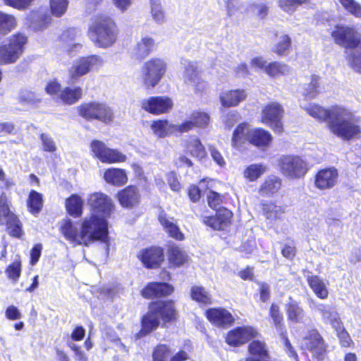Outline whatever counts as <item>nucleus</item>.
I'll use <instances>...</instances> for the list:
<instances>
[{
    "label": "nucleus",
    "mask_w": 361,
    "mask_h": 361,
    "mask_svg": "<svg viewBox=\"0 0 361 361\" xmlns=\"http://www.w3.org/2000/svg\"><path fill=\"white\" fill-rule=\"evenodd\" d=\"M60 230L66 240L78 245L87 246L95 240L106 243L109 239L105 219H97L95 216L83 219L80 233L71 219L64 220Z\"/></svg>",
    "instance_id": "obj_1"
},
{
    "label": "nucleus",
    "mask_w": 361,
    "mask_h": 361,
    "mask_svg": "<svg viewBox=\"0 0 361 361\" xmlns=\"http://www.w3.org/2000/svg\"><path fill=\"white\" fill-rule=\"evenodd\" d=\"M207 201L209 206L212 209L216 210L220 207L221 204V196L216 192L209 191L207 195Z\"/></svg>",
    "instance_id": "obj_64"
},
{
    "label": "nucleus",
    "mask_w": 361,
    "mask_h": 361,
    "mask_svg": "<svg viewBox=\"0 0 361 361\" xmlns=\"http://www.w3.org/2000/svg\"><path fill=\"white\" fill-rule=\"evenodd\" d=\"M16 25L13 16L0 11V35H6Z\"/></svg>",
    "instance_id": "obj_45"
},
{
    "label": "nucleus",
    "mask_w": 361,
    "mask_h": 361,
    "mask_svg": "<svg viewBox=\"0 0 361 361\" xmlns=\"http://www.w3.org/2000/svg\"><path fill=\"white\" fill-rule=\"evenodd\" d=\"M251 132V129L249 128V126L247 123H240L237 128L235 129L233 137H232V145L233 147L238 148L242 144H244L245 142H250V133Z\"/></svg>",
    "instance_id": "obj_34"
},
{
    "label": "nucleus",
    "mask_w": 361,
    "mask_h": 361,
    "mask_svg": "<svg viewBox=\"0 0 361 361\" xmlns=\"http://www.w3.org/2000/svg\"><path fill=\"white\" fill-rule=\"evenodd\" d=\"M27 207L32 214H37L42 209L43 198L42 195L36 190H32L27 199Z\"/></svg>",
    "instance_id": "obj_40"
},
{
    "label": "nucleus",
    "mask_w": 361,
    "mask_h": 361,
    "mask_svg": "<svg viewBox=\"0 0 361 361\" xmlns=\"http://www.w3.org/2000/svg\"><path fill=\"white\" fill-rule=\"evenodd\" d=\"M88 204L93 212L91 216H95L99 219H105L108 226L106 218L110 216L114 209L111 199L104 193L94 192L90 195Z\"/></svg>",
    "instance_id": "obj_9"
},
{
    "label": "nucleus",
    "mask_w": 361,
    "mask_h": 361,
    "mask_svg": "<svg viewBox=\"0 0 361 361\" xmlns=\"http://www.w3.org/2000/svg\"><path fill=\"white\" fill-rule=\"evenodd\" d=\"M138 257L147 268L153 269L161 264L164 259V255L162 248L152 247L143 250Z\"/></svg>",
    "instance_id": "obj_19"
},
{
    "label": "nucleus",
    "mask_w": 361,
    "mask_h": 361,
    "mask_svg": "<svg viewBox=\"0 0 361 361\" xmlns=\"http://www.w3.org/2000/svg\"><path fill=\"white\" fill-rule=\"evenodd\" d=\"M68 5V0H50L51 13L56 17H61L66 13Z\"/></svg>",
    "instance_id": "obj_55"
},
{
    "label": "nucleus",
    "mask_w": 361,
    "mask_h": 361,
    "mask_svg": "<svg viewBox=\"0 0 361 361\" xmlns=\"http://www.w3.org/2000/svg\"><path fill=\"white\" fill-rule=\"evenodd\" d=\"M20 101L27 104H35L40 101V98L35 93L29 90H23L20 94Z\"/></svg>",
    "instance_id": "obj_58"
},
{
    "label": "nucleus",
    "mask_w": 361,
    "mask_h": 361,
    "mask_svg": "<svg viewBox=\"0 0 361 361\" xmlns=\"http://www.w3.org/2000/svg\"><path fill=\"white\" fill-rule=\"evenodd\" d=\"M307 3L310 0H278L279 6L287 13H293L298 6Z\"/></svg>",
    "instance_id": "obj_51"
},
{
    "label": "nucleus",
    "mask_w": 361,
    "mask_h": 361,
    "mask_svg": "<svg viewBox=\"0 0 361 361\" xmlns=\"http://www.w3.org/2000/svg\"><path fill=\"white\" fill-rule=\"evenodd\" d=\"M309 307L312 310L319 312L324 323L329 324L336 330L341 329V321L338 313L331 305L320 303L313 299H310Z\"/></svg>",
    "instance_id": "obj_13"
},
{
    "label": "nucleus",
    "mask_w": 361,
    "mask_h": 361,
    "mask_svg": "<svg viewBox=\"0 0 361 361\" xmlns=\"http://www.w3.org/2000/svg\"><path fill=\"white\" fill-rule=\"evenodd\" d=\"M272 137L267 131L262 128L251 129L250 133V143L257 147L268 146Z\"/></svg>",
    "instance_id": "obj_32"
},
{
    "label": "nucleus",
    "mask_w": 361,
    "mask_h": 361,
    "mask_svg": "<svg viewBox=\"0 0 361 361\" xmlns=\"http://www.w3.org/2000/svg\"><path fill=\"white\" fill-rule=\"evenodd\" d=\"M279 166L282 173L291 178H300L307 171L306 163L298 156L281 157Z\"/></svg>",
    "instance_id": "obj_10"
},
{
    "label": "nucleus",
    "mask_w": 361,
    "mask_h": 361,
    "mask_svg": "<svg viewBox=\"0 0 361 361\" xmlns=\"http://www.w3.org/2000/svg\"><path fill=\"white\" fill-rule=\"evenodd\" d=\"M82 94V90L80 87L71 88L66 87L60 92L59 98L63 103L71 105L77 102Z\"/></svg>",
    "instance_id": "obj_35"
},
{
    "label": "nucleus",
    "mask_w": 361,
    "mask_h": 361,
    "mask_svg": "<svg viewBox=\"0 0 361 361\" xmlns=\"http://www.w3.org/2000/svg\"><path fill=\"white\" fill-rule=\"evenodd\" d=\"M181 64L184 68V82L193 87L197 91H202L206 86V83L199 76L197 62L183 59Z\"/></svg>",
    "instance_id": "obj_16"
},
{
    "label": "nucleus",
    "mask_w": 361,
    "mask_h": 361,
    "mask_svg": "<svg viewBox=\"0 0 361 361\" xmlns=\"http://www.w3.org/2000/svg\"><path fill=\"white\" fill-rule=\"evenodd\" d=\"M41 141L43 146V149L48 152H54L56 150V147L54 141L49 135L42 133L40 136Z\"/></svg>",
    "instance_id": "obj_62"
},
{
    "label": "nucleus",
    "mask_w": 361,
    "mask_h": 361,
    "mask_svg": "<svg viewBox=\"0 0 361 361\" xmlns=\"http://www.w3.org/2000/svg\"><path fill=\"white\" fill-rule=\"evenodd\" d=\"M249 10L259 18L263 19L267 16L269 8L266 4L261 3L251 5Z\"/></svg>",
    "instance_id": "obj_63"
},
{
    "label": "nucleus",
    "mask_w": 361,
    "mask_h": 361,
    "mask_svg": "<svg viewBox=\"0 0 361 361\" xmlns=\"http://www.w3.org/2000/svg\"><path fill=\"white\" fill-rule=\"evenodd\" d=\"M289 71L290 68L287 65L279 62L270 63L265 67V72L271 77L285 75Z\"/></svg>",
    "instance_id": "obj_49"
},
{
    "label": "nucleus",
    "mask_w": 361,
    "mask_h": 361,
    "mask_svg": "<svg viewBox=\"0 0 361 361\" xmlns=\"http://www.w3.org/2000/svg\"><path fill=\"white\" fill-rule=\"evenodd\" d=\"M4 225L6 226L8 233L10 235L18 238L21 237L23 234L22 226L16 215L11 216V219L10 218Z\"/></svg>",
    "instance_id": "obj_48"
},
{
    "label": "nucleus",
    "mask_w": 361,
    "mask_h": 361,
    "mask_svg": "<svg viewBox=\"0 0 361 361\" xmlns=\"http://www.w3.org/2000/svg\"><path fill=\"white\" fill-rule=\"evenodd\" d=\"M6 272L9 279L16 281L20 276V262H14L7 267Z\"/></svg>",
    "instance_id": "obj_60"
},
{
    "label": "nucleus",
    "mask_w": 361,
    "mask_h": 361,
    "mask_svg": "<svg viewBox=\"0 0 361 361\" xmlns=\"http://www.w3.org/2000/svg\"><path fill=\"white\" fill-rule=\"evenodd\" d=\"M302 346L317 357L322 356L325 352L324 341L315 329L310 331L308 336L304 338Z\"/></svg>",
    "instance_id": "obj_22"
},
{
    "label": "nucleus",
    "mask_w": 361,
    "mask_h": 361,
    "mask_svg": "<svg viewBox=\"0 0 361 361\" xmlns=\"http://www.w3.org/2000/svg\"><path fill=\"white\" fill-rule=\"evenodd\" d=\"M304 109L309 115L319 121L327 120L329 121L331 118V109H325L319 105L312 104L307 107H304Z\"/></svg>",
    "instance_id": "obj_42"
},
{
    "label": "nucleus",
    "mask_w": 361,
    "mask_h": 361,
    "mask_svg": "<svg viewBox=\"0 0 361 361\" xmlns=\"http://www.w3.org/2000/svg\"><path fill=\"white\" fill-rule=\"evenodd\" d=\"M154 46V41L147 36L144 37L137 43L135 54L138 59H144L149 54Z\"/></svg>",
    "instance_id": "obj_37"
},
{
    "label": "nucleus",
    "mask_w": 361,
    "mask_h": 361,
    "mask_svg": "<svg viewBox=\"0 0 361 361\" xmlns=\"http://www.w3.org/2000/svg\"><path fill=\"white\" fill-rule=\"evenodd\" d=\"M328 126L333 134L343 140L353 139L361 133L360 118L349 110L341 106L331 108Z\"/></svg>",
    "instance_id": "obj_3"
},
{
    "label": "nucleus",
    "mask_w": 361,
    "mask_h": 361,
    "mask_svg": "<svg viewBox=\"0 0 361 361\" xmlns=\"http://www.w3.org/2000/svg\"><path fill=\"white\" fill-rule=\"evenodd\" d=\"M280 334L281 342L283 343L286 350L288 355L290 357H294L295 359L298 360V355L296 352L295 351L294 348H293L290 341L288 338L287 334H286V329H283L281 331H278Z\"/></svg>",
    "instance_id": "obj_59"
},
{
    "label": "nucleus",
    "mask_w": 361,
    "mask_h": 361,
    "mask_svg": "<svg viewBox=\"0 0 361 361\" xmlns=\"http://www.w3.org/2000/svg\"><path fill=\"white\" fill-rule=\"evenodd\" d=\"M334 42L347 49L346 59L350 67L361 73V42L360 33L353 27L336 25L331 32Z\"/></svg>",
    "instance_id": "obj_2"
},
{
    "label": "nucleus",
    "mask_w": 361,
    "mask_h": 361,
    "mask_svg": "<svg viewBox=\"0 0 361 361\" xmlns=\"http://www.w3.org/2000/svg\"><path fill=\"white\" fill-rule=\"evenodd\" d=\"M205 314L208 320L218 327H227L234 322L233 315L224 308H209Z\"/></svg>",
    "instance_id": "obj_20"
},
{
    "label": "nucleus",
    "mask_w": 361,
    "mask_h": 361,
    "mask_svg": "<svg viewBox=\"0 0 361 361\" xmlns=\"http://www.w3.org/2000/svg\"><path fill=\"white\" fill-rule=\"evenodd\" d=\"M118 199L123 207H131L138 202V191L135 187L128 186L118 193Z\"/></svg>",
    "instance_id": "obj_28"
},
{
    "label": "nucleus",
    "mask_w": 361,
    "mask_h": 361,
    "mask_svg": "<svg viewBox=\"0 0 361 361\" xmlns=\"http://www.w3.org/2000/svg\"><path fill=\"white\" fill-rule=\"evenodd\" d=\"M27 37L21 33L13 35L7 44L0 46V62L12 63L16 61L23 51Z\"/></svg>",
    "instance_id": "obj_7"
},
{
    "label": "nucleus",
    "mask_w": 361,
    "mask_h": 361,
    "mask_svg": "<svg viewBox=\"0 0 361 361\" xmlns=\"http://www.w3.org/2000/svg\"><path fill=\"white\" fill-rule=\"evenodd\" d=\"M246 97L245 90L240 89L222 92L219 96L221 104L224 107L236 106Z\"/></svg>",
    "instance_id": "obj_26"
},
{
    "label": "nucleus",
    "mask_w": 361,
    "mask_h": 361,
    "mask_svg": "<svg viewBox=\"0 0 361 361\" xmlns=\"http://www.w3.org/2000/svg\"><path fill=\"white\" fill-rule=\"evenodd\" d=\"M190 123H183L180 125L169 123L166 120H157L152 124L154 133L159 137H165L175 133H185L188 131Z\"/></svg>",
    "instance_id": "obj_18"
},
{
    "label": "nucleus",
    "mask_w": 361,
    "mask_h": 361,
    "mask_svg": "<svg viewBox=\"0 0 361 361\" xmlns=\"http://www.w3.org/2000/svg\"><path fill=\"white\" fill-rule=\"evenodd\" d=\"M166 65L159 59H153L144 63L141 68L143 84L147 88L154 87L166 72Z\"/></svg>",
    "instance_id": "obj_8"
},
{
    "label": "nucleus",
    "mask_w": 361,
    "mask_h": 361,
    "mask_svg": "<svg viewBox=\"0 0 361 361\" xmlns=\"http://www.w3.org/2000/svg\"><path fill=\"white\" fill-rule=\"evenodd\" d=\"M191 297L192 300L204 304H210L211 298L205 289L201 286H193L191 288Z\"/></svg>",
    "instance_id": "obj_52"
},
{
    "label": "nucleus",
    "mask_w": 361,
    "mask_h": 361,
    "mask_svg": "<svg viewBox=\"0 0 361 361\" xmlns=\"http://www.w3.org/2000/svg\"><path fill=\"white\" fill-rule=\"evenodd\" d=\"M83 202L78 195H72L66 201V208L68 214L74 217H78L82 212Z\"/></svg>",
    "instance_id": "obj_39"
},
{
    "label": "nucleus",
    "mask_w": 361,
    "mask_h": 361,
    "mask_svg": "<svg viewBox=\"0 0 361 361\" xmlns=\"http://www.w3.org/2000/svg\"><path fill=\"white\" fill-rule=\"evenodd\" d=\"M269 315L273 320L277 331H281L286 329L283 324V316L277 305L272 304L271 305Z\"/></svg>",
    "instance_id": "obj_50"
},
{
    "label": "nucleus",
    "mask_w": 361,
    "mask_h": 361,
    "mask_svg": "<svg viewBox=\"0 0 361 361\" xmlns=\"http://www.w3.org/2000/svg\"><path fill=\"white\" fill-rule=\"evenodd\" d=\"M283 114L282 106L277 102H271L262 110V121L269 125L276 133H280L283 130Z\"/></svg>",
    "instance_id": "obj_14"
},
{
    "label": "nucleus",
    "mask_w": 361,
    "mask_h": 361,
    "mask_svg": "<svg viewBox=\"0 0 361 361\" xmlns=\"http://www.w3.org/2000/svg\"><path fill=\"white\" fill-rule=\"evenodd\" d=\"M158 219L160 224L164 227V229L170 237L177 240H182L184 239V235L180 231L179 227L172 221L173 219H169L168 217L165 212H160Z\"/></svg>",
    "instance_id": "obj_27"
},
{
    "label": "nucleus",
    "mask_w": 361,
    "mask_h": 361,
    "mask_svg": "<svg viewBox=\"0 0 361 361\" xmlns=\"http://www.w3.org/2000/svg\"><path fill=\"white\" fill-rule=\"evenodd\" d=\"M11 201L8 200L5 192H2L0 195V224L4 225L11 218V216L16 214L11 211Z\"/></svg>",
    "instance_id": "obj_43"
},
{
    "label": "nucleus",
    "mask_w": 361,
    "mask_h": 361,
    "mask_svg": "<svg viewBox=\"0 0 361 361\" xmlns=\"http://www.w3.org/2000/svg\"><path fill=\"white\" fill-rule=\"evenodd\" d=\"M172 353L170 348L164 344L157 345L153 352V361H166ZM189 358L188 354L184 350H180L171 357L170 361H185Z\"/></svg>",
    "instance_id": "obj_23"
},
{
    "label": "nucleus",
    "mask_w": 361,
    "mask_h": 361,
    "mask_svg": "<svg viewBox=\"0 0 361 361\" xmlns=\"http://www.w3.org/2000/svg\"><path fill=\"white\" fill-rule=\"evenodd\" d=\"M344 9L353 16L361 18V4L355 0H338Z\"/></svg>",
    "instance_id": "obj_53"
},
{
    "label": "nucleus",
    "mask_w": 361,
    "mask_h": 361,
    "mask_svg": "<svg viewBox=\"0 0 361 361\" xmlns=\"http://www.w3.org/2000/svg\"><path fill=\"white\" fill-rule=\"evenodd\" d=\"M288 320L292 324L305 323L306 313L299 302L289 297L285 306Z\"/></svg>",
    "instance_id": "obj_25"
},
{
    "label": "nucleus",
    "mask_w": 361,
    "mask_h": 361,
    "mask_svg": "<svg viewBox=\"0 0 361 361\" xmlns=\"http://www.w3.org/2000/svg\"><path fill=\"white\" fill-rule=\"evenodd\" d=\"M168 257L170 264L175 267L183 265L187 260L185 252L176 245H171L169 247Z\"/></svg>",
    "instance_id": "obj_36"
},
{
    "label": "nucleus",
    "mask_w": 361,
    "mask_h": 361,
    "mask_svg": "<svg viewBox=\"0 0 361 361\" xmlns=\"http://www.w3.org/2000/svg\"><path fill=\"white\" fill-rule=\"evenodd\" d=\"M188 152L194 157L198 159H202L206 157V151L197 138H190L187 145Z\"/></svg>",
    "instance_id": "obj_44"
},
{
    "label": "nucleus",
    "mask_w": 361,
    "mask_h": 361,
    "mask_svg": "<svg viewBox=\"0 0 361 361\" xmlns=\"http://www.w3.org/2000/svg\"><path fill=\"white\" fill-rule=\"evenodd\" d=\"M209 121L210 117L207 113L197 111L192 114L190 120L185 121L183 123H190L189 131L194 127L206 128L209 125Z\"/></svg>",
    "instance_id": "obj_38"
},
{
    "label": "nucleus",
    "mask_w": 361,
    "mask_h": 361,
    "mask_svg": "<svg viewBox=\"0 0 361 361\" xmlns=\"http://www.w3.org/2000/svg\"><path fill=\"white\" fill-rule=\"evenodd\" d=\"M307 281L314 294L320 299H326L329 292L324 281L318 276H307Z\"/></svg>",
    "instance_id": "obj_33"
},
{
    "label": "nucleus",
    "mask_w": 361,
    "mask_h": 361,
    "mask_svg": "<svg viewBox=\"0 0 361 361\" xmlns=\"http://www.w3.org/2000/svg\"><path fill=\"white\" fill-rule=\"evenodd\" d=\"M79 114L87 121L97 120L109 124L114 119L112 109L106 103L91 102L81 104L78 107Z\"/></svg>",
    "instance_id": "obj_6"
},
{
    "label": "nucleus",
    "mask_w": 361,
    "mask_h": 361,
    "mask_svg": "<svg viewBox=\"0 0 361 361\" xmlns=\"http://www.w3.org/2000/svg\"><path fill=\"white\" fill-rule=\"evenodd\" d=\"M103 63L102 58L98 55H91L79 59L70 69L72 80L86 75L92 70L97 69Z\"/></svg>",
    "instance_id": "obj_12"
},
{
    "label": "nucleus",
    "mask_w": 361,
    "mask_h": 361,
    "mask_svg": "<svg viewBox=\"0 0 361 361\" xmlns=\"http://www.w3.org/2000/svg\"><path fill=\"white\" fill-rule=\"evenodd\" d=\"M151 13L156 23L161 24L165 21V13L159 0H151Z\"/></svg>",
    "instance_id": "obj_54"
},
{
    "label": "nucleus",
    "mask_w": 361,
    "mask_h": 361,
    "mask_svg": "<svg viewBox=\"0 0 361 361\" xmlns=\"http://www.w3.org/2000/svg\"><path fill=\"white\" fill-rule=\"evenodd\" d=\"M173 291V287L167 283L152 282L148 283L142 290L144 298L162 297L170 295Z\"/></svg>",
    "instance_id": "obj_24"
},
{
    "label": "nucleus",
    "mask_w": 361,
    "mask_h": 361,
    "mask_svg": "<svg viewBox=\"0 0 361 361\" xmlns=\"http://www.w3.org/2000/svg\"><path fill=\"white\" fill-rule=\"evenodd\" d=\"M31 26L35 30L44 29L51 21L49 15L42 11L33 12L31 16Z\"/></svg>",
    "instance_id": "obj_41"
},
{
    "label": "nucleus",
    "mask_w": 361,
    "mask_h": 361,
    "mask_svg": "<svg viewBox=\"0 0 361 361\" xmlns=\"http://www.w3.org/2000/svg\"><path fill=\"white\" fill-rule=\"evenodd\" d=\"M90 37L99 47L111 46L116 41V26L109 18H104L97 22L90 28Z\"/></svg>",
    "instance_id": "obj_5"
},
{
    "label": "nucleus",
    "mask_w": 361,
    "mask_h": 361,
    "mask_svg": "<svg viewBox=\"0 0 361 361\" xmlns=\"http://www.w3.org/2000/svg\"><path fill=\"white\" fill-rule=\"evenodd\" d=\"M104 180L114 185L121 186L124 185L127 180L126 171L121 169L110 168L107 169L104 175Z\"/></svg>",
    "instance_id": "obj_31"
},
{
    "label": "nucleus",
    "mask_w": 361,
    "mask_h": 361,
    "mask_svg": "<svg viewBox=\"0 0 361 361\" xmlns=\"http://www.w3.org/2000/svg\"><path fill=\"white\" fill-rule=\"evenodd\" d=\"M263 214L267 220L272 221L279 217L282 213L281 207L272 202H264L262 203Z\"/></svg>",
    "instance_id": "obj_47"
},
{
    "label": "nucleus",
    "mask_w": 361,
    "mask_h": 361,
    "mask_svg": "<svg viewBox=\"0 0 361 361\" xmlns=\"http://www.w3.org/2000/svg\"><path fill=\"white\" fill-rule=\"evenodd\" d=\"M338 171L334 167L319 171L315 176V185L320 190L333 188L337 183Z\"/></svg>",
    "instance_id": "obj_21"
},
{
    "label": "nucleus",
    "mask_w": 361,
    "mask_h": 361,
    "mask_svg": "<svg viewBox=\"0 0 361 361\" xmlns=\"http://www.w3.org/2000/svg\"><path fill=\"white\" fill-rule=\"evenodd\" d=\"M257 334V331L253 327H237L228 333L226 341L230 345L238 346L255 338Z\"/></svg>",
    "instance_id": "obj_17"
},
{
    "label": "nucleus",
    "mask_w": 361,
    "mask_h": 361,
    "mask_svg": "<svg viewBox=\"0 0 361 361\" xmlns=\"http://www.w3.org/2000/svg\"><path fill=\"white\" fill-rule=\"evenodd\" d=\"M267 171V167L262 164H252L244 171V177L250 181L257 180Z\"/></svg>",
    "instance_id": "obj_46"
},
{
    "label": "nucleus",
    "mask_w": 361,
    "mask_h": 361,
    "mask_svg": "<svg viewBox=\"0 0 361 361\" xmlns=\"http://www.w3.org/2000/svg\"><path fill=\"white\" fill-rule=\"evenodd\" d=\"M319 77L317 75L312 76L311 81L307 85L304 92V94L306 97L313 99L319 94L320 92L319 85Z\"/></svg>",
    "instance_id": "obj_56"
},
{
    "label": "nucleus",
    "mask_w": 361,
    "mask_h": 361,
    "mask_svg": "<svg viewBox=\"0 0 361 361\" xmlns=\"http://www.w3.org/2000/svg\"><path fill=\"white\" fill-rule=\"evenodd\" d=\"M216 216L224 227L229 223L232 217V212L225 207H219L216 210Z\"/></svg>",
    "instance_id": "obj_61"
},
{
    "label": "nucleus",
    "mask_w": 361,
    "mask_h": 361,
    "mask_svg": "<svg viewBox=\"0 0 361 361\" xmlns=\"http://www.w3.org/2000/svg\"><path fill=\"white\" fill-rule=\"evenodd\" d=\"M172 100L167 97H151L141 101V107L152 114H161L172 109Z\"/></svg>",
    "instance_id": "obj_15"
},
{
    "label": "nucleus",
    "mask_w": 361,
    "mask_h": 361,
    "mask_svg": "<svg viewBox=\"0 0 361 361\" xmlns=\"http://www.w3.org/2000/svg\"><path fill=\"white\" fill-rule=\"evenodd\" d=\"M291 40L288 35H283L280 37L279 42L275 45L273 51L279 56L285 54L290 47Z\"/></svg>",
    "instance_id": "obj_57"
},
{
    "label": "nucleus",
    "mask_w": 361,
    "mask_h": 361,
    "mask_svg": "<svg viewBox=\"0 0 361 361\" xmlns=\"http://www.w3.org/2000/svg\"><path fill=\"white\" fill-rule=\"evenodd\" d=\"M90 148L94 157L103 163L124 162L126 160L125 154L116 149L107 147L102 141L92 140Z\"/></svg>",
    "instance_id": "obj_11"
},
{
    "label": "nucleus",
    "mask_w": 361,
    "mask_h": 361,
    "mask_svg": "<svg viewBox=\"0 0 361 361\" xmlns=\"http://www.w3.org/2000/svg\"><path fill=\"white\" fill-rule=\"evenodd\" d=\"M281 185V179L275 176H268L259 188L262 196L270 197L277 192Z\"/></svg>",
    "instance_id": "obj_30"
},
{
    "label": "nucleus",
    "mask_w": 361,
    "mask_h": 361,
    "mask_svg": "<svg viewBox=\"0 0 361 361\" xmlns=\"http://www.w3.org/2000/svg\"><path fill=\"white\" fill-rule=\"evenodd\" d=\"M80 32L74 27L69 28L64 31L60 37L61 41L64 44V49L68 52L75 51L81 47L79 43L75 42Z\"/></svg>",
    "instance_id": "obj_29"
},
{
    "label": "nucleus",
    "mask_w": 361,
    "mask_h": 361,
    "mask_svg": "<svg viewBox=\"0 0 361 361\" xmlns=\"http://www.w3.org/2000/svg\"><path fill=\"white\" fill-rule=\"evenodd\" d=\"M160 318L165 322H170L176 318V310L172 301H157L152 302L148 312L142 318V329L136 334V338L146 336L160 324Z\"/></svg>",
    "instance_id": "obj_4"
}]
</instances>
